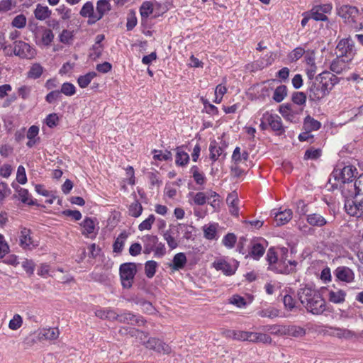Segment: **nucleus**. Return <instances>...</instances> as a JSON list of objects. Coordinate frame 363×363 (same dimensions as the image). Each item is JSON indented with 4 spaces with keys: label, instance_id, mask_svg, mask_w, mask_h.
I'll list each match as a JSON object with an SVG mask.
<instances>
[{
    "label": "nucleus",
    "instance_id": "052dcab7",
    "mask_svg": "<svg viewBox=\"0 0 363 363\" xmlns=\"http://www.w3.org/2000/svg\"><path fill=\"white\" fill-rule=\"evenodd\" d=\"M264 332H269L274 335H282L283 326L278 325H268L261 328Z\"/></svg>",
    "mask_w": 363,
    "mask_h": 363
},
{
    "label": "nucleus",
    "instance_id": "ddd939ff",
    "mask_svg": "<svg viewBox=\"0 0 363 363\" xmlns=\"http://www.w3.org/2000/svg\"><path fill=\"white\" fill-rule=\"evenodd\" d=\"M18 241L20 247L26 250H31L38 245V242L32 237L31 230L26 228H21Z\"/></svg>",
    "mask_w": 363,
    "mask_h": 363
},
{
    "label": "nucleus",
    "instance_id": "6ab92c4d",
    "mask_svg": "<svg viewBox=\"0 0 363 363\" xmlns=\"http://www.w3.org/2000/svg\"><path fill=\"white\" fill-rule=\"evenodd\" d=\"M337 279L341 281L351 283L354 279L353 271L347 267H339L335 271Z\"/></svg>",
    "mask_w": 363,
    "mask_h": 363
},
{
    "label": "nucleus",
    "instance_id": "0e129e2a",
    "mask_svg": "<svg viewBox=\"0 0 363 363\" xmlns=\"http://www.w3.org/2000/svg\"><path fill=\"white\" fill-rule=\"evenodd\" d=\"M135 303L136 304L139 305L141 307L142 310L145 313H152L155 311V308L149 301L140 299L137 301Z\"/></svg>",
    "mask_w": 363,
    "mask_h": 363
},
{
    "label": "nucleus",
    "instance_id": "5701e85b",
    "mask_svg": "<svg viewBox=\"0 0 363 363\" xmlns=\"http://www.w3.org/2000/svg\"><path fill=\"white\" fill-rule=\"evenodd\" d=\"M318 291L313 289L310 286H304L301 287L298 291V296L301 303L304 305L306 303H308V301L317 294Z\"/></svg>",
    "mask_w": 363,
    "mask_h": 363
},
{
    "label": "nucleus",
    "instance_id": "b1692460",
    "mask_svg": "<svg viewBox=\"0 0 363 363\" xmlns=\"http://www.w3.org/2000/svg\"><path fill=\"white\" fill-rule=\"evenodd\" d=\"M226 146L224 143L221 145L216 140H211L209 145L210 159L213 162L216 161L223 155L224 148Z\"/></svg>",
    "mask_w": 363,
    "mask_h": 363
},
{
    "label": "nucleus",
    "instance_id": "c756f323",
    "mask_svg": "<svg viewBox=\"0 0 363 363\" xmlns=\"http://www.w3.org/2000/svg\"><path fill=\"white\" fill-rule=\"evenodd\" d=\"M330 334L334 337L344 339H352L357 337V334L354 331L340 328H331Z\"/></svg>",
    "mask_w": 363,
    "mask_h": 363
},
{
    "label": "nucleus",
    "instance_id": "774afa93",
    "mask_svg": "<svg viewBox=\"0 0 363 363\" xmlns=\"http://www.w3.org/2000/svg\"><path fill=\"white\" fill-rule=\"evenodd\" d=\"M103 49V45L94 44L91 49L89 57L93 60H96L101 55Z\"/></svg>",
    "mask_w": 363,
    "mask_h": 363
},
{
    "label": "nucleus",
    "instance_id": "a19ab883",
    "mask_svg": "<svg viewBox=\"0 0 363 363\" xmlns=\"http://www.w3.org/2000/svg\"><path fill=\"white\" fill-rule=\"evenodd\" d=\"M189 160V154L183 151L180 147L177 149L175 162L179 166L186 165Z\"/></svg>",
    "mask_w": 363,
    "mask_h": 363
},
{
    "label": "nucleus",
    "instance_id": "f704fd0d",
    "mask_svg": "<svg viewBox=\"0 0 363 363\" xmlns=\"http://www.w3.org/2000/svg\"><path fill=\"white\" fill-rule=\"evenodd\" d=\"M320 126L321 123L310 116H307L304 119L303 128L307 132L318 130Z\"/></svg>",
    "mask_w": 363,
    "mask_h": 363
},
{
    "label": "nucleus",
    "instance_id": "f03ea898",
    "mask_svg": "<svg viewBox=\"0 0 363 363\" xmlns=\"http://www.w3.org/2000/svg\"><path fill=\"white\" fill-rule=\"evenodd\" d=\"M122 334H130V336H135L139 338L146 348L152 350L158 353L169 354L171 352V347L166 343L159 339L154 337L150 338L147 341H145L147 335L134 328H124L120 330Z\"/></svg>",
    "mask_w": 363,
    "mask_h": 363
},
{
    "label": "nucleus",
    "instance_id": "4468645a",
    "mask_svg": "<svg viewBox=\"0 0 363 363\" xmlns=\"http://www.w3.org/2000/svg\"><path fill=\"white\" fill-rule=\"evenodd\" d=\"M264 120L267 121L271 129L277 133V135H281L285 133L281 118L278 115L265 112Z\"/></svg>",
    "mask_w": 363,
    "mask_h": 363
},
{
    "label": "nucleus",
    "instance_id": "4c0bfd02",
    "mask_svg": "<svg viewBox=\"0 0 363 363\" xmlns=\"http://www.w3.org/2000/svg\"><path fill=\"white\" fill-rule=\"evenodd\" d=\"M153 12V4L151 1H145L140 8L142 22L147 21L149 16Z\"/></svg>",
    "mask_w": 363,
    "mask_h": 363
},
{
    "label": "nucleus",
    "instance_id": "13d9d810",
    "mask_svg": "<svg viewBox=\"0 0 363 363\" xmlns=\"http://www.w3.org/2000/svg\"><path fill=\"white\" fill-rule=\"evenodd\" d=\"M155 220V216L153 214L150 215L147 218H146L145 220H143L138 225V230L140 231H143L145 230H150Z\"/></svg>",
    "mask_w": 363,
    "mask_h": 363
},
{
    "label": "nucleus",
    "instance_id": "393cba45",
    "mask_svg": "<svg viewBox=\"0 0 363 363\" xmlns=\"http://www.w3.org/2000/svg\"><path fill=\"white\" fill-rule=\"evenodd\" d=\"M111 9L110 0H99L96 2L95 19L99 21Z\"/></svg>",
    "mask_w": 363,
    "mask_h": 363
},
{
    "label": "nucleus",
    "instance_id": "680f3d73",
    "mask_svg": "<svg viewBox=\"0 0 363 363\" xmlns=\"http://www.w3.org/2000/svg\"><path fill=\"white\" fill-rule=\"evenodd\" d=\"M56 11L60 15L62 20H68L72 17L71 9L67 7L65 5L60 6Z\"/></svg>",
    "mask_w": 363,
    "mask_h": 363
},
{
    "label": "nucleus",
    "instance_id": "a18cd8bd",
    "mask_svg": "<svg viewBox=\"0 0 363 363\" xmlns=\"http://www.w3.org/2000/svg\"><path fill=\"white\" fill-rule=\"evenodd\" d=\"M264 252V247L259 242H255L252 244L250 255L255 259H259Z\"/></svg>",
    "mask_w": 363,
    "mask_h": 363
},
{
    "label": "nucleus",
    "instance_id": "5fc2aeb1",
    "mask_svg": "<svg viewBox=\"0 0 363 363\" xmlns=\"http://www.w3.org/2000/svg\"><path fill=\"white\" fill-rule=\"evenodd\" d=\"M308 13L315 21H326L328 19L326 15L321 13L316 6H313Z\"/></svg>",
    "mask_w": 363,
    "mask_h": 363
},
{
    "label": "nucleus",
    "instance_id": "6e6552de",
    "mask_svg": "<svg viewBox=\"0 0 363 363\" xmlns=\"http://www.w3.org/2000/svg\"><path fill=\"white\" fill-rule=\"evenodd\" d=\"M239 262L235 259L227 261L225 259L220 258L216 259L212 263V267L217 271H220L225 276H232L237 271Z\"/></svg>",
    "mask_w": 363,
    "mask_h": 363
},
{
    "label": "nucleus",
    "instance_id": "58836bf2",
    "mask_svg": "<svg viewBox=\"0 0 363 363\" xmlns=\"http://www.w3.org/2000/svg\"><path fill=\"white\" fill-rule=\"evenodd\" d=\"M128 237V234L125 231L122 232L118 236L113 245L114 252L119 253L122 251L124 243L126 241Z\"/></svg>",
    "mask_w": 363,
    "mask_h": 363
},
{
    "label": "nucleus",
    "instance_id": "338daca9",
    "mask_svg": "<svg viewBox=\"0 0 363 363\" xmlns=\"http://www.w3.org/2000/svg\"><path fill=\"white\" fill-rule=\"evenodd\" d=\"M137 18L134 11H130L127 17L126 28L128 30H132L137 25Z\"/></svg>",
    "mask_w": 363,
    "mask_h": 363
},
{
    "label": "nucleus",
    "instance_id": "a878e982",
    "mask_svg": "<svg viewBox=\"0 0 363 363\" xmlns=\"http://www.w3.org/2000/svg\"><path fill=\"white\" fill-rule=\"evenodd\" d=\"M226 203L228 205L229 211L233 216H238L239 215V199L238 194L233 191L229 194L226 199Z\"/></svg>",
    "mask_w": 363,
    "mask_h": 363
},
{
    "label": "nucleus",
    "instance_id": "a211bd4d",
    "mask_svg": "<svg viewBox=\"0 0 363 363\" xmlns=\"http://www.w3.org/2000/svg\"><path fill=\"white\" fill-rule=\"evenodd\" d=\"M328 298L329 301L333 303H342L345 300L346 292L344 290L333 287L328 289Z\"/></svg>",
    "mask_w": 363,
    "mask_h": 363
},
{
    "label": "nucleus",
    "instance_id": "ea45409f",
    "mask_svg": "<svg viewBox=\"0 0 363 363\" xmlns=\"http://www.w3.org/2000/svg\"><path fill=\"white\" fill-rule=\"evenodd\" d=\"M143 208L138 201H135L128 206L129 216L138 218L143 213Z\"/></svg>",
    "mask_w": 363,
    "mask_h": 363
},
{
    "label": "nucleus",
    "instance_id": "864d4df0",
    "mask_svg": "<svg viewBox=\"0 0 363 363\" xmlns=\"http://www.w3.org/2000/svg\"><path fill=\"white\" fill-rule=\"evenodd\" d=\"M190 171L196 184H203L205 182V177L197 166H193Z\"/></svg>",
    "mask_w": 363,
    "mask_h": 363
},
{
    "label": "nucleus",
    "instance_id": "412c9836",
    "mask_svg": "<svg viewBox=\"0 0 363 363\" xmlns=\"http://www.w3.org/2000/svg\"><path fill=\"white\" fill-rule=\"evenodd\" d=\"M306 221L311 226L318 228H322L328 223L327 219L318 212L307 214Z\"/></svg>",
    "mask_w": 363,
    "mask_h": 363
},
{
    "label": "nucleus",
    "instance_id": "c03bdc74",
    "mask_svg": "<svg viewBox=\"0 0 363 363\" xmlns=\"http://www.w3.org/2000/svg\"><path fill=\"white\" fill-rule=\"evenodd\" d=\"M96 77V73L94 72H89L85 75L80 76L77 79L78 84L81 88H85L90 84L91 80Z\"/></svg>",
    "mask_w": 363,
    "mask_h": 363
},
{
    "label": "nucleus",
    "instance_id": "cd10ccee",
    "mask_svg": "<svg viewBox=\"0 0 363 363\" xmlns=\"http://www.w3.org/2000/svg\"><path fill=\"white\" fill-rule=\"evenodd\" d=\"M306 334L304 328L297 325L283 326L282 335H289L295 337H303Z\"/></svg>",
    "mask_w": 363,
    "mask_h": 363
},
{
    "label": "nucleus",
    "instance_id": "0eeeda50",
    "mask_svg": "<svg viewBox=\"0 0 363 363\" xmlns=\"http://www.w3.org/2000/svg\"><path fill=\"white\" fill-rule=\"evenodd\" d=\"M137 269L134 263H124L120 267V277L122 286L130 289L132 286Z\"/></svg>",
    "mask_w": 363,
    "mask_h": 363
},
{
    "label": "nucleus",
    "instance_id": "69168bd1",
    "mask_svg": "<svg viewBox=\"0 0 363 363\" xmlns=\"http://www.w3.org/2000/svg\"><path fill=\"white\" fill-rule=\"evenodd\" d=\"M11 24L17 28H23L26 24V18L24 15L19 14L13 18Z\"/></svg>",
    "mask_w": 363,
    "mask_h": 363
},
{
    "label": "nucleus",
    "instance_id": "2f4dec72",
    "mask_svg": "<svg viewBox=\"0 0 363 363\" xmlns=\"http://www.w3.org/2000/svg\"><path fill=\"white\" fill-rule=\"evenodd\" d=\"M143 240L145 242L143 252L149 255L154 250L155 246L158 241V238L156 235H147L144 236Z\"/></svg>",
    "mask_w": 363,
    "mask_h": 363
},
{
    "label": "nucleus",
    "instance_id": "79ce46f5",
    "mask_svg": "<svg viewBox=\"0 0 363 363\" xmlns=\"http://www.w3.org/2000/svg\"><path fill=\"white\" fill-rule=\"evenodd\" d=\"M163 238L171 250L178 247V242L175 238L174 233L172 230H166L163 234Z\"/></svg>",
    "mask_w": 363,
    "mask_h": 363
},
{
    "label": "nucleus",
    "instance_id": "f257e3e1",
    "mask_svg": "<svg viewBox=\"0 0 363 363\" xmlns=\"http://www.w3.org/2000/svg\"><path fill=\"white\" fill-rule=\"evenodd\" d=\"M338 78L330 72L319 74L308 88V96L311 101H320L329 94L333 87L338 83Z\"/></svg>",
    "mask_w": 363,
    "mask_h": 363
},
{
    "label": "nucleus",
    "instance_id": "f3484780",
    "mask_svg": "<svg viewBox=\"0 0 363 363\" xmlns=\"http://www.w3.org/2000/svg\"><path fill=\"white\" fill-rule=\"evenodd\" d=\"M272 215L274 216V221L277 226H281L289 223L293 216V212L291 209L285 208L282 211H276L273 210L272 211Z\"/></svg>",
    "mask_w": 363,
    "mask_h": 363
},
{
    "label": "nucleus",
    "instance_id": "4be33fe9",
    "mask_svg": "<svg viewBox=\"0 0 363 363\" xmlns=\"http://www.w3.org/2000/svg\"><path fill=\"white\" fill-rule=\"evenodd\" d=\"M79 14L84 18H88L89 24L95 23L97 20L95 19L96 12H94V4L91 1H86L81 9Z\"/></svg>",
    "mask_w": 363,
    "mask_h": 363
},
{
    "label": "nucleus",
    "instance_id": "e2e57ef3",
    "mask_svg": "<svg viewBox=\"0 0 363 363\" xmlns=\"http://www.w3.org/2000/svg\"><path fill=\"white\" fill-rule=\"evenodd\" d=\"M60 92V94L62 93L66 96H72L76 92V88L74 86V84L66 82L62 85L61 90Z\"/></svg>",
    "mask_w": 363,
    "mask_h": 363
},
{
    "label": "nucleus",
    "instance_id": "423d86ee",
    "mask_svg": "<svg viewBox=\"0 0 363 363\" xmlns=\"http://www.w3.org/2000/svg\"><path fill=\"white\" fill-rule=\"evenodd\" d=\"M345 197V208L348 214L352 216H356L357 218L361 217L360 203H361V196L350 194L349 192L343 194Z\"/></svg>",
    "mask_w": 363,
    "mask_h": 363
},
{
    "label": "nucleus",
    "instance_id": "473e14b6",
    "mask_svg": "<svg viewBox=\"0 0 363 363\" xmlns=\"http://www.w3.org/2000/svg\"><path fill=\"white\" fill-rule=\"evenodd\" d=\"M95 315L101 319H108L111 320L118 319V315L111 308H99L96 310Z\"/></svg>",
    "mask_w": 363,
    "mask_h": 363
},
{
    "label": "nucleus",
    "instance_id": "dca6fc26",
    "mask_svg": "<svg viewBox=\"0 0 363 363\" xmlns=\"http://www.w3.org/2000/svg\"><path fill=\"white\" fill-rule=\"evenodd\" d=\"M279 111L286 121L294 123L298 122L297 117L298 111L295 110L291 104L281 105Z\"/></svg>",
    "mask_w": 363,
    "mask_h": 363
},
{
    "label": "nucleus",
    "instance_id": "603ef678",
    "mask_svg": "<svg viewBox=\"0 0 363 363\" xmlns=\"http://www.w3.org/2000/svg\"><path fill=\"white\" fill-rule=\"evenodd\" d=\"M43 73V67L40 64H33L28 73V77L32 79H37L41 76Z\"/></svg>",
    "mask_w": 363,
    "mask_h": 363
},
{
    "label": "nucleus",
    "instance_id": "e433bc0d",
    "mask_svg": "<svg viewBox=\"0 0 363 363\" xmlns=\"http://www.w3.org/2000/svg\"><path fill=\"white\" fill-rule=\"evenodd\" d=\"M350 186V194L363 196V174H360Z\"/></svg>",
    "mask_w": 363,
    "mask_h": 363
},
{
    "label": "nucleus",
    "instance_id": "2eb2a0df",
    "mask_svg": "<svg viewBox=\"0 0 363 363\" xmlns=\"http://www.w3.org/2000/svg\"><path fill=\"white\" fill-rule=\"evenodd\" d=\"M352 60L337 55L330 64V70L336 74H342L350 69V63Z\"/></svg>",
    "mask_w": 363,
    "mask_h": 363
},
{
    "label": "nucleus",
    "instance_id": "6e6d98bb",
    "mask_svg": "<svg viewBox=\"0 0 363 363\" xmlns=\"http://www.w3.org/2000/svg\"><path fill=\"white\" fill-rule=\"evenodd\" d=\"M54 39V34L50 29H45L42 33L41 43L49 46Z\"/></svg>",
    "mask_w": 363,
    "mask_h": 363
},
{
    "label": "nucleus",
    "instance_id": "9b49d317",
    "mask_svg": "<svg viewBox=\"0 0 363 363\" xmlns=\"http://www.w3.org/2000/svg\"><path fill=\"white\" fill-rule=\"evenodd\" d=\"M303 306L308 312L314 315L322 314L326 309L325 301L319 292L315 294V296L312 297L308 303H306Z\"/></svg>",
    "mask_w": 363,
    "mask_h": 363
},
{
    "label": "nucleus",
    "instance_id": "37998d69",
    "mask_svg": "<svg viewBox=\"0 0 363 363\" xmlns=\"http://www.w3.org/2000/svg\"><path fill=\"white\" fill-rule=\"evenodd\" d=\"M286 95V86L284 85H280L275 89L272 98L276 102L279 103L284 99Z\"/></svg>",
    "mask_w": 363,
    "mask_h": 363
},
{
    "label": "nucleus",
    "instance_id": "c85d7f7f",
    "mask_svg": "<svg viewBox=\"0 0 363 363\" xmlns=\"http://www.w3.org/2000/svg\"><path fill=\"white\" fill-rule=\"evenodd\" d=\"M186 262V255L184 252H179L174 256L170 267L174 271H179L184 268Z\"/></svg>",
    "mask_w": 363,
    "mask_h": 363
},
{
    "label": "nucleus",
    "instance_id": "3c124183",
    "mask_svg": "<svg viewBox=\"0 0 363 363\" xmlns=\"http://www.w3.org/2000/svg\"><path fill=\"white\" fill-rule=\"evenodd\" d=\"M257 314L262 318H268L272 319L278 316L279 311L274 308H268L258 311Z\"/></svg>",
    "mask_w": 363,
    "mask_h": 363
},
{
    "label": "nucleus",
    "instance_id": "de8ad7c7",
    "mask_svg": "<svg viewBox=\"0 0 363 363\" xmlns=\"http://www.w3.org/2000/svg\"><path fill=\"white\" fill-rule=\"evenodd\" d=\"M74 39L73 31L64 29L59 35V40L62 43L71 45Z\"/></svg>",
    "mask_w": 363,
    "mask_h": 363
},
{
    "label": "nucleus",
    "instance_id": "72a5a7b5",
    "mask_svg": "<svg viewBox=\"0 0 363 363\" xmlns=\"http://www.w3.org/2000/svg\"><path fill=\"white\" fill-rule=\"evenodd\" d=\"M52 13L51 10L46 6H43L40 4H37L34 11L35 17L40 21H43L48 18Z\"/></svg>",
    "mask_w": 363,
    "mask_h": 363
},
{
    "label": "nucleus",
    "instance_id": "20e7f679",
    "mask_svg": "<svg viewBox=\"0 0 363 363\" xmlns=\"http://www.w3.org/2000/svg\"><path fill=\"white\" fill-rule=\"evenodd\" d=\"M337 13L345 23L350 25L355 31L363 30V22L357 23V18L359 11L354 6L345 4L337 7Z\"/></svg>",
    "mask_w": 363,
    "mask_h": 363
},
{
    "label": "nucleus",
    "instance_id": "f8f14e48",
    "mask_svg": "<svg viewBox=\"0 0 363 363\" xmlns=\"http://www.w3.org/2000/svg\"><path fill=\"white\" fill-rule=\"evenodd\" d=\"M13 54L21 58L32 59L35 55V50L28 43L18 40L14 41Z\"/></svg>",
    "mask_w": 363,
    "mask_h": 363
},
{
    "label": "nucleus",
    "instance_id": "c9c22d12",
    "mask_svg": "<svg viewBox=\"0 0 363 363\" xmlns=\"http://www.w3.org/2000/svg\"><path fill=\"white\" fill-rule=\"evenodd\" d=\"M12 186L15 189L16 191L18 193L19 199L23 203H27L28 205H31L33 203L31 196L27 189L22 188L18 185L14 186V184H12Z\"/></svg>",
    "mask_w": 363,
    "mask_h": 363
},
{
    "label": "nucleus",
    "instance_id": "39448f33",
    "mask_svg": "<svg viewBox=\"0 0 363 363\" xmlns=\"http://www.w3.org/2000/svg\"><path fill=\"white\" fill-rule=\"evenodd\" d=\"M267 259L272 269L282 274H289L296 265V262L295 261H289L288 263H289L290 266L286 265L285 262H278L277 256L273 249H269L267 251Z\"/></svg>",
    "mask_w": 363,
    "mask_h": 363
},
{
    "label": "nucleus",
    "instance_id": "bf43d9fd",
    "mask_svg": "<svg viewBox=\"0 0 363 363\" xmlns=\"http://www.w3.org/2000/svg\"><path fill=\"white\" fill-rule=\"evenodd\" d=\"M305 53L303 48L301 47L296 48L288 55V58L291 62H296L299 60Z\"/></svg>",
    "mask_w": 363,
    "mask_h": 363
},
{
    "label": "nucleus",
    "instance_id": "bb28decb",
    "mask_svg": "<svg viewBox=\"0 0 363 363\" xmlns=\"http://www.w3.org/2000/svg\"><path fill=\"white\" fill-rule=\"evenodd\" d=\"M60 335V331L57 328H43L38 333V338L40 340H56Z\"/></svg>",
    "mask_w": 363,
    "mask_h": 363
},
{
    "label": "nucleus",
    "instance_id": "09e8293b",
    "mask_svg": "<svg viewBox=\"0 0 363 363\" xmlns=\"http://www.w3.org/2000/svg\"><path fill=\"white\" fill-rule=\"evenodd\" d=\"M157 266L158 264L155 261L150 260L146 262L145 264V272L148 278H152L154 277Z\"/></svg>",
    "mask_w": 363,
    "mask_h": 363
},
{
    "label": "nucleus",
    "instance_id": "8fccbe9b",
    "mask_svg": "<svg viewBox=\"0 0 363 363\" xmlns=\"http://www.w3.org/2000/svg\"><path fill=\"white\" fill-rule=\"evenodd\" d=\"M152 153L153 159L155 160L167 161L172 159V153L167 150L162 152V150H154Z\"/></svg>",
    "mask_w": 363,
    "mask_h": 363
},
{
    "label": "nucleus",
    "instance_id": "4d7b16f0",
    "mask_svg": "<svg viewBox=\"0 0 363 363\" xmlns=\"http://www.w3.org/2000/svg\"><path fill=\"white\" fill-rule=\"evenodd\" d=\"M23 318L19 314H15L9 321V328L12 330H16L21 327Z\"/></svg>",
    "mask_w": 363,
    "mask_h": 363
},
{
    "label": "nucleus",
    "instance_id": "7c9ffc66",
    "mask_svg": "<svg viewBox=\"0 0 363 363\" xmlns=\"http://www.w3.org/2000/svg\"><path fill=\"white\" fill-rule=\"evenodd\" d=\"M249 341L254 343L262 342L270 344L272 340L269 335L265 333L249 332Z\"/></svg>",
    "mask_w": 363,
    "mask_h": 363
},
{
    "label": "nucleus",
    "instance_id": "7ed1b4c3",
    "mask_svg": "<svg viewBox=\"0 0 363 363\" xmlns=\"http://www.w3.org/2000/svg\"><path fill=\"white\" fill-rule=\"evenodd\" d=\"M357 174V169L351 165L345 166L342 169H335L330 174L329 182H331L333 179L337 183L332 184L333 186H338L339 183H342V194L349 192L351 187L349 184H353L352 178Z\"/></svg>",
    "mask_w": 363,
    "mask_h": 363
},
{
    "label": "nucleus",
    "instance_id": "aec40b11",
    "mask_svg": "<svg viewBox=\"0 0 363 363\" xmlns=\"http://www.w3.org/2000/svg\"><path fill=\"white\" fill-rule=\"evenodd\" d=\"M118 318L121 323L137 325L138 326L143 325L145 322L142 316L134 315L130 312H126L118 315Z\"/></svg>",
    "mask_w": 363,
    "mask_h": 363
},
{
    "label": "nucleus",
    "instance_id": "1a4fd4ad",
    "mask_svg": "<svg viewBox=\"0 0 363 363\" xmlns=\"http://www.w3.org/2000/svg\"><path fill=\"white\" fill-rule=\"evenodd\" d=\"M336 54L338 56L352 60L356 54L353 40L350 38L340 40L336 47Z\"/></svg>",
    "mask_w": 363,
    "mask_h": 363
},
{
    "label": "nucleus",
    "instance_id": "9d476101",
    "mask_svg": "<svg viewBox=\"0 0 363 363\" xmlns=\"http://www.w3.org/2000/svg\"><path fill=\"white\" fill-rule=\"evenodd\" d=\"M82 234L88 238H94L99 231V222L96 218L86 217L80 223Z\"/></svg>",
    "mask_w": 363,
    "mask_h": 363
},
{
    "label": "nucleus",
    "instance_id": "49530a36",
    "mask_svg": "<svg viewBox=\"0 0 363 363\" xmlns=\"http://www.w3.org/2000/svg\"><path fill=\"white\" fill-rule=\"evenodd\" d=\"M217 224L203 226L204 237L208 240L216 239Z\"/></svg>",
    "mask_w": 363,
    "mask_h": 363
}]
</instances>
